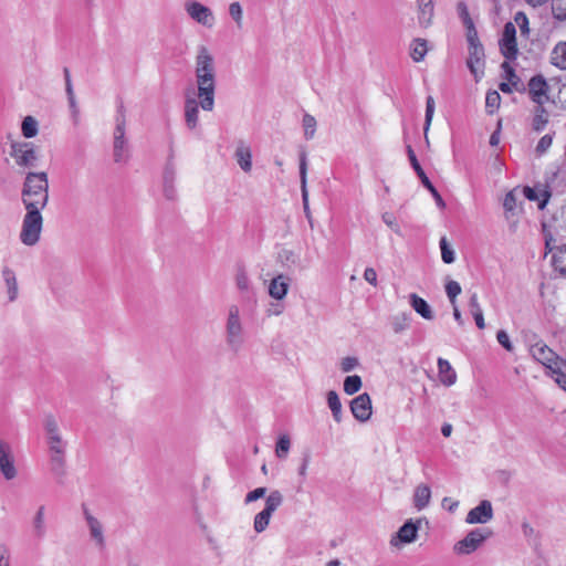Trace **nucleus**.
<instances>
[{
	"instance_id": "obj_32",
	"label": "nucleus",
	"mask_w": 566,
	"mask_h": 566,
	"mask_svg": "<svg viewBox=\"0 0 566 566\" xmlns=\"http://www.w3.org/2000/svg\"><path fill=\"white\" fill-rule=\"evenodd\" d=\"M50 465L52 473L57 476L59 479H62L66 471H65V452L56 453L52 452L50 458Z\"/></svg>"
},
{
	"instance_id": "obj_49",
	"label": "nucleus",
	"mask_w": 566,
	"mask_h": 566,
	"mask_svg": "<svg viewBox=\"0 0 566 566\" xmlns=\"http://www.w3.org/2000/svg\"><path fill=\"white\" fill-rule=\"evenodd\" d=\"M554 264L562 274L566 275V243L559 248L558 254L554 255Z\"/></svg>"
},
{
	"instance_id": "obj_47",
	"label": "nucleus",
	"mask_w": 566,
	"mask_h": 566,
	"mask_svg": "<svg viewBox=\"0 0 566 566\" xmlns=\"http://www.w3.org/2000/svg\"><path fill=\"white\" fill-rule=\"evenodd\" d=\"M553 144V134L544 135L535 147V154L537 157H542L551 148Z\"/></svg>"
},
{
	"instance_id": "obj_29",
	"label": "nucleus",
	"mask_w": 566,
	"mask_h": 566,
	"mask_svg": "<svg viewBox=\"0 0 566 566\" xmlns=\"http://www.w3.org/2000/svg\"><path fill=\"white\" fill-rule=\"evenodd\" d=\"M438 369H439V376H440L442 384H444L447 386H451L455 382L457 374L447 359H443V358L438 359Z\"/></svg>"
},
{
	"instance_id": "obj_19",
	"label": "nucleus",
	"mask_w": 566,
	"mask_h": 566,
	"mask_svg": "<svg viewBox=\"0 0 566 566\" xmlns=\"http://www.w3.org/2000/svg\"><path fill=\"white\" fill-rule=\"evenodd\" d=\"M418 525L412 522V520L407 521L397 532L396 536L390 539V544L396 546L400 541L401 543H412L417 538Z\"/></svg>"
},
{
	"instance_id": "obj_40",
	"label": "nucleus",
	"mask_w": 566,
	"mask_h": 566,
	"mask_svg": "<svg viewBox=\"0 0 566 566\" xmlns=\"http://www.w3.org/2000/svg\"><path fill=\"white\" fill-rule=\"evenodd\" d=\"M440 249L442 261L447 264L453 263L455 260L454 251L450 247L446 237L440 239Z\"/></svg>"
},
{
	"instance_id": "obj_54",
	"label": "nucleus",
	"mask_w": 566,
	"mask_h": 566,
	"mask_svg": "<svg viewBox=\"0 0 566 566\" xmlns=\"http://www.w3.org/2000/svg\"><path fill=\"white\" fill-rule=\"evenodd\" d=\"M503 207L505 209L506 218H510V213L513 216L514 210L516 208V197L514 191H510L505 195Z\"/></svg>"
},
{
	"instance_id": "obj_36",
	"label": "nucleus",
	"mask_w": 566,
	"mask_h": 566,
	"mask_svg": "<svg viewBox=\"0 0 566 566\" xmlns=\"http://www.w3.org/2000/svg\"><path fill=\"white\" fill-rule=\"evenodd\" d=\"M283 503V495L280 491H272L265 500V507L263 511L269 514H273L277 510V507Z\"/></svg>"
},
{
	"instance_id": "obj_17",
	"label": "nucleus",
	"mask_w": 566,
	"mask_h": 566,
	"mask_svg": "<svg viewBox=\"0 0 566 566\" xmlns=\"http://www.w3.org/2000/svg\"><path fill=\"white\" fill-rule=\"evenodd\" d=\"M467 65L475 78L483 75L484 49L482 44H474V46H469V57L467 60Z\"/></svg>"
},
{
	"instance_id": "obj_18",
	"label": "nucleus",
	"mask_w": 566,
	"mask_h": 566,
	"mask_svg": "<svg viewBox=\"0 0 566 566\" xmlns=\"http://www.w3.org/2000/svg\"><path fill=\"white\" fill-rule=\"evenodd\" d=\"M234 158L244 172H250L252 169V151L251 147L244 142L239 140L234 151Z\"/></svg>"
},
{
	"instance_id": "obj_35",
	"label": "nucleus",
	"mask_w": 566,
	"mask_h": 566,
	"mask_svg": "<svg viewBox=\"0 0 566 566\" xmlns=\"http://www.w3.org/2000/svg\"><path fill=\"white\" fill-rule=\"evenodd\" d=\"M427 41L423 39H415L410 48V56L415 62H420L427 54Z\"/></svg>"
},
{
	"instance_id": "obj_10",
	"label": "nucleus",
	"mask_w": 566,
	"mask_h": 566,
	"mask_svg": "<svg viewBox=\"0 0 566 566\" xmlns=\"http://www.w3.org/2000/svg\"><path fill=\"white\" fill-rule=\"evenodd\" d=\"M407 154H408V158L410 160V164H411L413 170L416 171L417 176L421 180V184L431 192V195L433 196V198L436 200V203L440 208H444L446 207L444 200L442 199L441 195L438 192L436 187L432 185V182L427 177L426 172L423 171L422 167L420 166V164L417 159V156L410 145L407 146Z\"/></svg>"
},
{
	"instance_id": "obj_50",
	"label": "nucleus",
	"mask_w": 566,
	"mask_h": 566,
	"mask_svg": "<svg viewBox=\"0 0 566 566\" xmlns=\"http://www.w3.org/2000/svg\"><path fill=\"white\" fill-rule=\"evenodd\" d=\"M502 70L505 73L506 80L516 88L520 82V77L516 75L515 70L510 64V61L506 60L501 65Z\"/></svg>"
},
{
	"instance_id": "obj_22",
	"label": "nucleus",
	"mask_w": 566,
	"mask_h": 566,
	"mask_svg": "<svg viewBox=\"0 0 566 566\" xmlns=\"http://www.w3.org/2000/svg\"><path fill=\"white\" fill-rule=\"evenodd\" d=\"M417 4L419 24L424 28L431 25L434 15L433 0H417Z\"/></svg>"
},
{
	"instance_id": "obj_38",
	"label": "nucleus",
	"mask_w": 566,
	"mask_h": 566,
	"mask_svg": "<svg viewBox=\"0 0 566 566\" xmlns=\"http://www.w3.org/2000/svg\"><path fill=\"white\" fill-rule=\"evenodd\" d=\"M361 388V378L358 375L347 376L344 380V391L354 395Z\"/></svg>"
},
{
	"instance_id": "obj_63",
	"label": "nucleus",
	"mask_w": 566,
	"mask_h": 566,
	"mask_svg": "<svg viewBox=\"0 0 566 566\" xmlns=\"http://www.w3.org/2000/svg\"><path fill=\"white\" fill-rule=\"evenodd\" d=\"M0 566H10V551L4 544H0Z\"/></svg>"
},
{
	"instance_id": "obj_5",
	"label": "nucleus",
	"mask_w": 566,
	"mask_h": 566,
	"mask_svg": "<svg viewBox=\"0 0 566 566\" xmlns=\"http://www.w3.org/2000/svg\"><path fill=\"white\" fill-rule=\"evenodd\" d=\"M226 344L234 354H238L244 344V331L240 317V310L237 305H231L228 311Z\"/></svg>"
},
{
	"instance_id": "obj_13",
	"label": "nucleus",
	"mask_w": 566,
	"mask_h": 566,
	"mask_svg": "<svg viewBox=\"0 0 566 566\" xmlns=\"http://www.w3.org/2000/svg\"><path fill=\"white\" fill-rule=\"evenodd\" d=\"M199 106V98L197 99L195 97L193 87L187 88L185 101V122L189 129H195L198 125Z\"/></svg>"
},
{
	"instance_id": "obj_55",
	"label": "nucleus",
	"mask_w": 566,
	"mask_h": 566,
	"mask_svg": "<svg viewBox=\"0 0 566 566\" xmlns=\"http://www.w3.org/2000/svg\"><path fill=\"white\" fill-rule=\"evenodd\" d=\"M457 12L464 27L474 23L470 17L468 6L463 1L457 4Z\"/></svg>"
},
{
	"instance_id": "obj_27",
	"label": "nucleus",
	"mask_w": 566,
	"mask_h": 566,
	"mask_svg": "<svg viewBox=\"0 0 566 566\" xmlns=\"http://www.w3.org/2000/svg\"><path fill=\"white\" fill-rule=\"evenodd\" d=\"M33 536L38 539H42L46 534L45 526V506H39L33 521H32Z\"/></svg>"
},
{
	"instance_id": "obj_25",
	"label": "nucleus",
	"mask_w": 566,
	"mask_h": 566,
	"mask_svg": "<svg viewBox=\"0 0 566 566\" xmlns=\"http://www.w3.org/2000/svg\"><path fill=\"white\" fill-rule=\"evenodd\" d=\"M412 308L424 319H433V312L426 300L412 293L409 296Z\"/></svg>"
},
{
	"instance_id": "obj_60",
	"label": "nucleus",
	"mask_w": 566,
	"mask_h": 566,
	"mask_svg": "<svg viewBox=\"0 0 566 566\" xmlns=\"http://www.w3.org/2000/svg\"><path fill=\"white\" fill-rule=\"evenodd\" d=\"M514 20L518 24L522 34L528 33V20L523 12H517Z\"/></svg>"
},
{
	"instance_id": "obj_51",
	"label": "nucleus",
	"mask_w": 566,
	"mask_h": 566,
	"mask_svg": "<svg viewBox=\"0 0 566 566\" xmlns=\"http://www.w3.org/2000/svg\"><path fill=\"white\" fill-rule=\"evenodd\" d=\"M48 442H49V448H50L51 453L52 452H56V453L65 452V443L63 442L60 433L49 437Z\"/></svg>"
},
{
	"instance_id": "obj_11",
	"label": "nucleus",
	"mask_w": 566,
	"mask_h": 566,
	"mask_svg": "<svg viewBox=\"0 0 566 566\" xmlns=\"http://www.w3.org/2000/svg\"><path fill=\"white\" fill-rule=\"evenodd\" d=\"M0 472L6 480H13L18 474L12 448L3 439H0Z\"/></svg>"
},
{
	"instance_id": "obj_44",
	"label": "nucleus",
	"mask_w": 566,
	"mask_h": 566,
	"mask_svg": "<svg viewBox=\"0 0 566 566\" xmlns=\"http://www.w3.org/2000/svg\"><path fill=\"white\" fill-rule=\"evenodd\" d=\"M391 326L396 334L403 332L409 327V316L405 313L391 318Z\"/></svg>"
},
{
	"instance_id": "obj_62",
	"label": "nucleus",
	"mask_w": 566,
	"mask_h": 566,
	"mask_svg": "<svg viewBox=\"0 0 566 566\" xmlns=\"http://www.w3.org/2000/svg\"><path fill=\"white\" fill-rule=\"evenodd\" d=\"M382 221L391 228L396 233H399V226L396 222V218L391 212H385L382 214Z\"/></svg>"
},
{
	"instance_id": "obj_34",
	"label": "nucleus",
	"mask_w": 566,
	"mask_h": 566,
	"mask_svg": "<svg viewBox=\"0 0 566 566\" xmlns=\"http://www.w3.org/2000/svg\"><path fill=\"white\" fill-rule=\"evenodd\" d=\"M327 405L336 422L342 421V403L338 394L334 390L327 392Z\"/></svg>"
},
{
	"instance_id": "obj_43",
	"label": "nucleus",
	"mask_w": 566,
	"mask_h": 566,
	"mask_svg": "<svg viewBox=\"0 0 566 566\" xmlns=\"http://www.w3.org/2000/svg\"><path fill=\"white\" fill-rule=\"evenodd\" d=\"M290 448H291L290 437L287 434L281 436L276 442V449H275V453H276L277 458H281V459L286 458V455L290 451Z\"/></svg>"
},
{
	"instance_id": "obj_45",
	"label": "nucleus",
	"mask_w": 566,
	"mask_h": 566,
	"mask_svg": "<svg viewBox=\"0 0 566 566\" xmlns=\"http://www.w3.org/2000/svg\"><path fill=\"white\" fill-rule=\"evenodd\" d=\"M304 136L306 139H312L316 130V119L310 114L303 116Z\"/></svg>"
},
{
	"instance_id": "obj_8",
	"label": "nucleus",
	"mask_w": 566,
	"mask_h": 566,
	"mask_svg": "<svg viewBox=\"0 0 566 566\" xmlns=\"http://www.w3.org/2000/svg\"><path fill=\"white\" fill-rule=\"evenodd\" d=\"M491 535L492 532L486 528H474L463 539L455 543L453 551L458 555H469L475 552Z\"/></svg>"
},
{
	"instance_id": "obj_28",
	"label": "nucleus",
	"mask_w": 566,
	"mask_h": 566,
	"mask_svg": "<svg viewBox=\"0 0 566 566\" xmlns=\"http://www.w3.org/2000/svg\"><path fill=\"white\" fill-rule=\"evenodd\" d=\"M431 491L427 484H420L416 488L413 493V505L417 510L421 511L430 503Z\"/></svg>"
},
{
	"instance_id": "obj_37",
	"label": "nucleus",
	"mask_w": 566,
	"mask_h": 566,
	"mask_svg": "<svg viewBox=\"0 0 566 566\" xmlns=\"http://www.w3.org/2000/svg\"><path fill=\"white\" fill-rule=\"evenodd\" d=\"M21 130L25 138H32L36 136L39 132L36 119L32 116L24 117L22 120Z\"/></svg>"
},
{
	"instance_id": "obj_7",
	"label": "nucleus",
	"mask_w": 566,
	"mask_h": 566,
	"mask_svg": "<svg viewBox=\"0 0 566 566\" xmlns=\"http://www.w3.org/2000/svg\"><path fill=\"white\" fill-rule=\"evenodd\" d=\"M10 156L15 165L22 168L35 167L39 159L35 146L31 142H12Z\"/></svg>"
},
{
	"instance_id": "obj_39",
	"label": "nucleus",
	"mask_w": 566,
	"mask_h": 566,
	"mask_svg": "<svg viewBox=\"0 0 566 566\" xmlns=\"http://www.w3.org/2000/svg\"><path fill=\"white\" fill-rule=\"evenodd\" d=\"M501 103V95L496 91H489L485 96V108L489 114H493Z\"/></svg>"
},
{
	"instance_id": "obj_12",
	"label": "nucleus",
	"mask_w": 566,
	"mask_h": 566,
	"mask_svg": "<svg viewBox=\"0 0 566 566\" xmlns=\"http://www.w3.org/2000/svg\"><path fill=\"white\" fill-rule=\"evenodd\" d=\"M186 11L196 22L211 28L214 22V17L210 8L201 4L197 1H191L186 3Z\"/></svg>"
},
{
	"instance_id": "obj_9",
	"label": "nucleus",
	"mask_w": 566,
	"mask_h": 566,
	"mask_svg": "<svg viewBox=\"0 0 566 566\" xmlns=\"http://www.w3.org/2000/svg\"><path fill=\"white\" fill-rule=\"evenodd\" d=\"M499 44L501 53L506 60H516L518 53L516 43V29L512 22L505 23Z\"/></svg>"
},
{
	"instance_id": "obj_48",
	"label": "nucleus",
	"mask_w": 566,
	"mask_h": 566,
	"mask_svg": "<svg viewBox=\"0 0 566 566\" xmlns=\"http://www.w3.org/2000/svg\"><path fill=\"white\" fill-rule=\"evenodd\" d=\"M552 11L555 19L566 20V0H552Z\"/></svg>"
},
{
	"instance_id": "obj_30",
	"label": "nucleus",
	"mask_w": 566,
	"mask_h": 566,
	"mask_svg": "<svg viewBox=\"0 0 566 566\" xmlns=\"http://www.w3.org/2000/svg\"><path fill=\"white\" fill-rule=\"evenodd\" d=\"M549 114L544 104H536L534 107V116L532 119V128L535 132H542L548 123Z\"/></svg>"
},
{
	"instance_id": "obj_2",
	"label": "nucleus",
	"mask_w": 566,
	"mask_h": 566,
	"mask_svg": "<svg viewBox=\"0 0 566 566\" xmlns=\"http://www.w3.org/2000/svg\"><path fill=\"white\" fill-rule=\"evenodd\" d=\"M21 200L25 210H43L49 202V179L44 171H29L24 178Z\"/></svg>"
},
{
	"instance_id": "obj_58",
	"label": "nucleus",
	"mask_w": 566,
	"mask_h": 566,
	"mask_svg": "<svg viewBox=\"0 0 566 566\" xmlns=\"http://www.w3.org/2000/svg\"><path fill=\"white\" fill-rule=\"evenodd\" d=\"M496 339L507 352H512L514 349L513 344L504 329H500L496 333Z\"/></svg>"
},
{
	"instance_id": "obj_23",
	"label": "nucleus",
	"mask_w": 566,
	"mask_h": 566,
	"mask_svg": "<svg viewBox=\"0 0 566 566\" xmlns=\"http://www.w3.org/2000/svg\"><path fill=\"white\" fill-rule=\"evenodd\" d=\"M306 175H307V157L303 151L300 155V179H301V191H302V200L304 212L308 217L310 208H308V192L306 187Z\"/></svg>"
},
{
	"instance_id": "obj_41",
	"label": "nucleus",
	"mask_w": 566,
	"mask_h": 566,
	"mask_svg": "<svg viewBox=\"0 0 566 566\" xmlns=\"http://www.w3.org/2000/svg\"><path fill=\"white\" fill-rule=\"evenodd\" d=\"M434 107H436L434 99L431 95H429L426 99V115H424V125H423L424 136H427V133L430 128L433 113H434Z\"/></svg>"
},
{
	"instance_id": "obj_26",
	"label": "nucleus",
	"mask_w": 566,
	"mask_h": 566,
	"mask_svg": "<svg viewBox=\"0 0 566 566\" xmlns=\"http://www.w3.org/2000/svg\"><path fill=\"white\" fill-rule=\"evenodd\" d=\"M557 181L563 182L564 188L566 189V171L559 170L553 175V177L551 178V181L547 184V189H545L543 191V199L538 203L539 209L545 208L549 197L552 196L553 190L557 188V185H556Z\"/></svg>"
},
{
	"instance_id": "obj_1",
	"label": "nucleus",
	"mask_w": 566,
	"mask_h": 566,
	"mask_svg": "<svg viewBox=\"0 0 566 566\" xmlns=\"http://www.w3.org/2000/svg\"><path fill=\"white\" fill-rule=\"evenodd\" d=\"M195 74L200 107L211 112L214 107L216 65L213 56L203 45L198 49Z\"/></svg>"
},
{
	"instance_id": "obj_53",
	"label": "nucleus",
	"mask_w": 566,
	"mask_h": 566,
	"mask_svg": "<svg viewBox=\"0 0 566 566\" xmlns=\"http://www.w3.org/2000/svg\"><path fill=\"white\" fill-rule=\"evenodd\" d=\"M235 285L242 292H245L249 290L250 280H249L248 274L244 269L238 270L237 275H235Z\"/></svg>"
},
{
	"instance_id": "obj_24",
	"label": "nucleus",
	"mask_w": 566,
	"mask_h": 566,
	"mask_svg": "<svg viewBox=\"0 0 566 566\" xmlns=\"http://www.w3.org/2000/svg\"><path fill=\"white\" fill-rule=\"evenodd\" d=\"M84 516L87 522L91 536L96 541L97 545L103 547L104 546V535H103V527L99 521L94 517L88 510L84 506L83 507Z\"/></svg>"
},
{
	"instance_id": "obj_6",
	"label": "nucleus",
	"mask_w": 566,
	"mask_h": 566,
	"mask_svg": "<svg viewBox=\"0 0 566 566\" xmlns=\"http://www.w3.org/2000/svg\"><path fill=\"white\" fill-rule=\"evenodd\" d=\"M20 231V241L28 247H33L40 241L43 217L41 210H25Z\"/></svg>"
},
{
	"instance_id": "obj_21",
	"label": "nucleus",
	"mask_w": 566,
	"mask_h": 566,
	"mask_svg": "<svg viewBox=\"0 0 566 566\" xmlns=\"http://www.w3.org/2000/svg\"><path fill=\"white\" fill-rule=\"evenodd\" d=\"M176 171L172 164L168 163L164 171V196L167 200L177 199V190L175 188Z\"/></svg>"
},
{
	"instance_id": "obj_16",
	"label": "nucleus",
	"mask_w": 566,
	"mask_h": 566,
	"mask_svg": "<svg viewBox=\"0 0 566 566\" xmlns=\"http://www.w3.org/2000/svg\"><path fill=\"white\" fill-rule=\"evenodd\" d=\"M493 517L492 504L488 500H483L480 504L469 511L465 522L468 524H484L491 521Z\"/></svg>"
},
{
	"instance_id": "obj_52",
	"label": "nucleus",
	"mask_w": 566,
	"mask_h": 566,
	"mask_svg": "<svg viewBox=\"0 0 566 566\" xmlns=\"http://www.w3.org/2000/svg\"><path fill=\"white\" fill-rule=\"evenodd\" d=\"M229 14L234 20L238 28L242 27V18H243V11L242 7L239 2H232L229 6Z\"/></svg>"
},
{
	"instance_id": "obj_46",
	"label": "nucleus",
	"mask_w": 566,
	"mask_h": 566,
	"mask_svg": "<svg viewBox=\"0 0 566 566\" xmlns=\"http://www.w3.org/2000/svg\"><path fill=\"white\" fill-rule=\"evenodd\" d=\"M461 286L457 281L450 280L446 284V293L451 303L454 305L457 303V296L461 293Z\"/></svg>"
},
{
	"instance_id": "obj_33",
	"label": "nucleus",
	"mask_w": 566,
	"mask_h": 566,
	"mask_svg": "<svg viewBox=\"0 0 566 566\" xmlns=\"http://www.w3.org/2000/svg\"><path fill=\"white\" fill-rule=\"evenodd\" d=\"M2 276L8 287L9 301L13 302L18 295V282L14 272L9 268H3Z\"/></svg>"
},
{
	"instance_id": "obj_20",
	"label": "nucleus",
	"mask_w": 566,
	"mask_h": 566,
	"mask_svg": "<svg viewBox=\"0 0 566 566\" xmlns=\"http://www.w3.org/2000/svg\"><path fill=\"white\" fill-rule=\"evenodd\" d=\"M290 279L283 274L273 277L269 285V294L275 300H283L287 294Z\"/></svg>"
},
{
	"instance_id": "obj_31",
	"label": "nucleus",
	"mask_w": 566,
	"mask_h": 566,
	"mask_svg": "<svg viewBox=\"0 0 566 566\" xmlns=\"http://www.w3.org/2000/svg\"><path fill=\"white\" fill-rule=\"evenodd\" d=\"M551 62L560 70H566V41L558 42L551 54Z\"/></svg>"
},
{
	"instance_id": "obj_57",
	"label": "nucleus",
	"mask_w": 566,
	"mask_h": 566,
	"mask_svg": "<svg viewBox=\"0 0 566 566\" xmlns=\"http://www.w3.org/2000/svg\"><path fill=\"white\" fill-rule=\"evenodd\" d=\"M465 29L469 46H474V44L481 45L482 43L479 40L478 31L474 27V23L465 25Z\"/></svg>"
},
{
	"instance_id": "obj_61",
	"label": "nucleus",
	"mask_w": 566,
	"mask_h": 566,
	"mask_svg": "<svg viewBox=\"0 0 566 566\" xmlns=\"http://www.w3.org/2000/svg\"><path fill=\"white\" fill-rule=\"evenodd\" d=\"M358 365V360L355 357H345L342 359L340 368L344 373L353 370Z\"/></svg>"
},
{
	"instance_id": "obj_64",
	"label": "nucleus",
	"mask_w": 566,
	"mask_h": 566,
	"mask_svg": "<svg viewBox=\"0 0 566 566\" xmlns=\"http://www.w3.org/2000/svg\"><path fill=\"white\" fill-rule=\"evenodd\" d=\"M364 279L371 285H377V273L373 268L365 269Z\"/></svg>"
},
{
	"instance_id": "obj_59",
	"label": "nucleus",
	"mask_w": 566,
	"mask_h": 566,
	"mask_svg": "<svg viewBox=\"0 0 566 566\" xmlns=\"http://www.w3.org/2000/svg\"><path fill=\"white\" fill-rule=\"evenodd\" d=\"M266 493V488H256L254 489L253 491L249 492L245 496V503H251V502H254L261 497H263Z\"/></svg>"
},
{
	"instance_id": "obj_14",
	"label": "nucleus",
	"mask_w": 566,
	"mask_h": 566,
	"mask_svg": "<svg viewBox=\"0 0 566 566\" xmlns=\"http://www.w3.org/2000/svg\"><path fill=\"white\" fill-rule=\"evenodd\" d=\"M350 411L360 422L367 421L371 416V399L367 392L360 394L350 401Z\"/></svg>"
},
{
	"instance_id": "obj_56",
	"label": "nucleus",
	"mask_w": 566,
	"mask_h": 566,
	"mask_svg": "<svg viewBox=\"0 0 566 566\" xmlns=\"http://www.w3.org/2000/svg\"><path fill=\"white\" fill-rule=\"evenodd\" d=\"M44 429L48 438L60 433L57 422L55 418L51 415L45 417Z\"/></svg>"
},
{
	"instance_id": "obj_15",
	"label": "nucleus",
	"mask_w": 566,
	"mask_h": 566,
	"mask_svg": "<svg viewBox=\"0 0 566 566\" xmlns=\"http://www.w3.org/2000/svg\"><path fill=\"white\" fill-rule=\"evenodd\" d=\"M548 88L543 75H535L528 82V94L535 104H544L548 99Z\"/></svg>"
},
{
	"instance_id": "obj_42",
	"label": "nucleus",
	"mask_w": 566,
	"mask_h": 566,
	"mask_svg": "<svg viewBox=\"0 0 566 566\" xmlns=\"http://www.w3.org/2000/svg\"><path fill=\"white\" fill-rule=\"evenodd\" d=\"M271 514H269L265 511H261L258 513L254 517L253 527L256 533H261L265 531V528L269 526Z\"/></svg>"
},
{
	"instance_id": "obj_3",
	"label": "nucleus",
	"mask_w": 566,
	"mask_h": 566,
	"mask_svg": "<svg viewBox=\"0 0 566 566\" xmlns=\"http://www.w3.org/2000/svg\"><path fill=\"white\" fill-rule=\"evenodd\" d=\"M532 357L547 369V375L566 391V359L559 357L543 340L530 345Z\"/></svg>"
},
{
	"instance_id": "obj_4",
	"label": "nucleus",
	"mask_w": 566,
	"mask_h": 566,
	"mask_svg": "<svg viewBox=\"0 0 566 566\" xmlns=\"http://www.w3.org/2000/svg\"><path fill=\"white\" fill-rule=\"evenodd\" d=\"M113 158L116 164H126L129 159V144L126 138V109L123 102L118 103L116 109L113 133Z\"/></svg>"
}]
</instances>
